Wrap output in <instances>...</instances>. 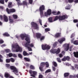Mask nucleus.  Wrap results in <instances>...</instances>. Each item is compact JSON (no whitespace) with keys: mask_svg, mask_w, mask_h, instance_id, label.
<instances>
[{"mask_svg":"<svg viewBox=\"0 0 78 78\" xmlns=\"http://www.w3.org/2000/svg\"><path fill=\"white\" fill-rule=\"evenodd\" d=\"M9 57H12V53H9L8 54Z\"/></svg>","mask_w":78,"mask_h":78,"instance_id":"nucleus-49","label":"nucleus"},{"mask_svg":"<svg viewBox=\"0 0 78 78\" xmlns=\"http://www.w3.org/2000/svg\"><path fill=\"white\" fill-rule=\"evenodd\" d=\"M5 51H6V53H9V52H10V50L9 49H5Z\"/></svg>","mask_w":78,"mask_h":78,"instance_id":"nucleus-50","label":"nucleus"},{"mask_svg":"<svg viewBox=\"0 0 78 78\" xmlns=\"http://www.w3.org/2000/svg\"><path fill=\"white\" fill-rule=\"evenodd\" d=\"M5 66L6 67L8 68L9 67H10V64H5Z\"/></svg>","mask_w":78,"mask_h":78,"instance_id":"nucleus-52","label":"nucleus"},{"mask_svg":"<svg viewBox=\"0 0 78 78\" xmlns=\"http://www.w3.org/2000/svg\"><path fill=\"white\" fill-rule=\"evenodd\" d=\"M34 68H35L34 66L33 65H31L30 66V69H34Z\"/></svg>","mask_w":78,"mask_h":78,"instance_id":"nucleus-51","label":"nucleus"},{"mask_svg":"<svg viewBox=\"0 0 78 78\" xmlns=\"http://www.w3.org/2000/svg\"><path fill=\"white\" fill-rule=\"evenodd\" d=\"M10 75L8 73H5V78H9Z\"/></svg>","mask_w":78,"mask_h":78,"instance_id":"nucleus-30","label":"nucleus"},{"mask_svg":"<svg viewBox=\"0 0 78 78\" xmlns=\"http://www.w3.org/2000/svg\"><path fill=\"white\" fill-rule=\"evenodd\" d=\"M18 56L20 58H22V55L21 54H19L18 55Z\"/></svg>","mask_w":78,"mask_h":78,"instance_id":"nucleus-45","label":"nucleus"},{"mask_svg":"<svg viewBox=\"0 0 78 78\" xmlns=\"http://www.w3.org/2000/svg\"><path fill=\"white\" fill-rule=\"evenodd\" d=\"M51 72V69H49L48 70H47L45 72V73H48L49 72Z\"/></svg>","mask_w":78,"mask_h":78,"instance_id":"nucleus-46","label":"nucleus"},{"mask_svg":"<svg viewBox=\"0 0 78 78\" xmlns=\"http://www.w3.org/2000/svg\"><path fill=\"white\" fill-rule=\"evenodd\" d=\"M26 38L25 39V40L27 41V43H30L31 42L30 41V37L28 36V35H26V37H25Z\"/></svg>","mask_w":78,"mask_h":78,"instance_id":"nucleus-15","label":"nucleus"},{"mask_svg":"<svg viewBox=\"0 0 78 78\" xmlns=\"http://www.w3.org/2000/svg\"><path fill=\"white\" fill-rule=\"evenodd\" d=\"M8 6L9 8H12V2H9L8 5Z\"/></svg>","mask_w":78,"mask_h":78,"instance_id":"nucleus-24","label":"nucleus"},{"mask_svg":"<svg viewBox=\"0 0 78 78\" xmlns=\"http://www.w3.org/2000/svg\"><path fill=\"white\" fill-rule=\"evenodd\" d=\"M66 59L67 61H69L70 60V57L69 56H66Z\"/></svg>","mask_w":78,"mask_h":78,"instance_id":"nucleus-38","label":"nucleus"},{"mask_svg":"<svg viewBox=\"0 0 78 78\" xmlns=\"http://www.w3.org/2000/svg\"><path fill=\"white\" fill-rule=\"evenodd\" d=\"M66 56H64V57L62 59V61H66Z\"/></svg>","mask_w":78,"mask_h":78,"instance_id":"nucleus-39","label":"nucleus"},{"mask_svg":"<svg viewBox=\"0 0 78 78\" xmlns=\"http://www.w3.org/2000/svg\"><path fill=\"white\" fill-rule=\"evenodd\" d=\"M68 2L69 3H72L73 2V0H68Z\"/></svg>","mask_w":78,"mask_h":78,"instance_id":"nucleus-64","label":"nucleus"},{"mask_svg":"<svg viewBox=\"0 0 78 78\" xmlns=\"http://www.w3.org/2000/svg\"><path fill=\"white\" fill-rule=\"evenodd\" d=\"M73 48V46H71L69 47V51H72V49Z\"/></svg>","mask_w":78,"mask_h":78,"instance_id":"nucleus-58","label":"nucleus"},{"mask_svg":"<svg viewBox=\"0 0 78 78\" xmlns=\"http://www.w3.org/2000/svg\"><path fill=\"white\" fill-rule=\"evenodd\" d=\"M74 56L76 58H78V52H74Z\"/></svg>","mask_w":78,"mask_h":78,"instance_id":"nucleus-22","label":"nucleus"},{"mask_svg":"<svg viewBox=\"0 0 78 78\" xmlns=\"http://www.w3.org/2000/svg\"><path fill=\"white\" fill-rule=\"evenodd\" d=\"M9 20L10 23H13L14 22V20H13V19L11 16H9Z\"/></svg>","mask_w":78,"mask_h":78,"instance_id":"nucleus-9","label":"nucleus"},{"mask_svg":"<svg viewBox=\"0 0 78 78\" xmlns=\"http://www.w3.org/2000/svg\"><path fill=\"white\" fill-rule=\"evenodd\" d=\"M45 5H41L39 7V10L40 12V16L41 17H44V16L43 11H44V10H45Z\"/></svg>","mask_w":78,"mask_h":78,"instance_id":"nucleus-3","label":"nucleus"},{"mask_svg":"<svg viewBox=\"0 0 78 78\" xmlns=\"http://www.w3.org/2000/svg\"><path fill=\"white\" fill-rule=\"evenodd\" d=\"M10 69H16V68L14 66H10Z\"/></svg>","mask_w":78,"mask_h":78,"instance_id":"nucleus-57","label":"nucleus"},{"mask_svg":"<svg viewBox=\"0 0 78 78\" xmlns=\"http://www.w3.org/2000/svg\"><path fill=\"white\" fill-rule=\"evenodd\" d=\"M53 18L52 17H51L49 18L48 20L50 22H53V20L52 19Z\"/></svg>","mask_w":78,"mask_h":78,"instance_id":"nucleus-35","label":"nucleus"},{"mask_svg":"<svg viewBox=\"0 0 78 78\" xmlns=\"http://www.w3.org/2000/svg\"><path fill=\"white\" fill-rule=\"evenodd\" d=\"M61 12H60L59 11H58L57 13L55 14V15H59V14H60Z\"/></svg>","mask_w":78,"mask_h":78,"instance_id":"nucleus-60","label":"nucleus"},{"mask_svg":"<svg viewBox=\"0 0 78 78\" xmlns=\"http://www.w3.org/2000/svg\"><path fill=\"white\" fill-rule=\"evenodd\" d=\"M25 45H27V46H29L30 47H34V44L33 43H31V44H29V43H27L25 44Z\"/></svg>","mask_w":78,"mask_h":78,"instance_id":"nucleus-17","label":"nucleus"},{"mask_svg":"<svg viewBox=\"0 0 78 78\" xmlns=\"http://www.w3.org/2000/svg\"><path fill=\"white\" fill-rule=\"evenodd\" d=\"M57 60L58 62H61V59L59 58H57Z\"/></svg>","mask_w":78,"mask_h":78,"instance_id":"nucleus-43","label":"nucleus"},{"mask_svg":"<svg viewBox=\"0 0 78 78\" xmlns=\"http://www.w3.org/2000/svg\"><path fill=\"white\" fill-rule=\"evenodd\" d=\"M40 38V39L41 41H42V40H44L45 39V37L44 36H42Z\"/></svg>","mask_w":78,"mask_h":78,"instance_id":"nucleus-41","label":"nucleus"},{"mask_svg":"<svg viewBox=\"0 0 78 78\" xmlns=\"http://www.w3.org/2000/svg\"><path fill=\"white\" fill-rule=\"evenodd\" d=\"M50 52L54 54H55V53L58 54L60 52V49L59 48H58L57 50L56 49H52L50 50Z\"/></svg>","mask_w":78,"mask_h":78,"instance_id":"nucleus-4","label":"nucleus"},{"mask_svg":"<svg viewBox=\"0 0 78 78\" xmlns=\"http://www.w3.org/2000/svg\"><path fill=\"white\" fill-rule=\"evenodd\" d=\"M51 14V10L50 9H48L46 12H44V15L45 16H50Z\"/></svg>","mask_w":78,"mask_h":78,"instance_id":"nucleus-7","label":"nucleus"},{"mask_svg":"<svg viewBox=\"0 0 78 78\" xmlns=\"http://www.w3.org/2000/svg\"><path fill=\"white\" fill-rule=\"evenodd\" d=\"M61 36V32L57 33L54 36V37L56 38H58V37H59Z\"/></svg>","mask_w":78,"mask_h":78,"instance_id":"nucleus-11","label":"nucleus"},{"mask_svg":"<svg viewBox=\"0 0 78 78\" xmlns=\"http://www.w3.org/2000/svg\"><path fill=\"white\" fill-rule=\"evenodd\" d=\"M70 78H76V75H74V76L70 75L69 76Z\"/></svg>","mask_w":78,"mask_h":78,"instance_id":"nucleus-37","label":"nucleus"},{"mask_svg":"<svg viewBox=\"0 0 78 78\" xmlns=\"http://www.w3.org/2000/svg\"><path fill=\"white\" fill-rule=\"evenodd\" d=\"M53 47H56L57 46V44L56 43H55L53 44Z\"/></svg>","mask_w":78,"mask_h":78,"instance_id":"nucleus-63","label":"nucleus"},{"mask_svg":"<svg viewBox=\"0 0 78 78\" xmlns=\"http://www.w3.org/2000/svg\"><path fill=\"white\" fill-rule=\"evenodd\" d=\"M39 22L40 24L41 25H42V20L41 19L39 20Z\"/></svg>","mask_w":78,"mask_h":78,"instance_id":"nucleus-56","label":"nucleus"},{"mask_svg":"<svg viewBox=\"0 0 78 78\" xmlns=\"http://www.w3.org/2000/svg\"><path fill=\"white\" fill-rule=\"evenodd\" d=\"M73 44L74 45H78V41H74L73 42Z\"/></svg>","mask_w":78,"mask_h":78,"instance_id":"nucleus-42","label":"nucleus"},{"mask_svg":"<svg viewBox=\"0 0 78 78\" xmlns=\"http://www.w3.org/2000/svg\"><path fill=\"white\" fill-rule=\"evenodd\" d=\"M10 61L12 62H14V61H15V60L13 58H10Z\"/></svg>","mask_w":78,"mask_h":78,"instance_id":"nucleus-40","label":"nucleus"},{"mask_svg":"<svg viewBox=\"0 0 78 78\" xmlns=\"http://www.w3.org/2000/svg\"><path fill=\"white\" fill-rule=\"evenodd\" d=\"M3 35L4 36H6V37H8L9 36V34L7 33H5L4 34H3Z\"/></svg>","mask_w":78,"mask_h":78,"instance_id":"nucleus-29","label":"nucleus"},{"mask_svg":"<svg viewBox=\"0 0 78 78\" xmlns=\"http://www.w3.org/2000/svg\"><path fill=\"white\" fill-rule=\"evenodd\" d=\"M12 16L14 20H16V19L18 18V16L17 15L14 14L12 15Z\"/></svg>","mask_w":78,"mask_h":78,"instance_id":"nucleus-21","label":"nucleus"},{"mask_svg":"<svg viewBox=\"0 0 78 78\" xmlns=\"http://www.w3.org/2000/svg\"><path fill=\"white\" fill-rule=\"evenodd\" d=\"M17 3L18 6H21L22 5H23V4L22 3H20V1L18 2Z\"/></svg>","mask_w":78,"mask_h":78,"instance_id":"nucleus-36","label":"nucleus"},{"mask_svg":"<svg viewBox=\"0 0 78 78\" xmlns=\"http://www.w3.org/2000/svg\"><path fill=\"white\" fill-rule=\"evenodd\" d=\"M33 2V0H29V3H30V4L32 5Z\"/></svg>","mask_w":78,"mask_h":78,"instance_id":"nucleus-44","label":"nucleus"},{"mask_svg":"<svg viewBox=\"0 0 78 78\" xmlns=\"http://www.w3.org/2000/svg\"><path fill=\"white\" fill-rule=\"evenodd\" d=\"M6 11L7 12L8 14H9L10 13L15 12H16V10L14 9H9L8 8H7L6 9Z\"/></svg>","mask_w":78,"mask_h":78,"instance_id":"nucleus-6","label":"nucleus"},{"mask_svg":"<svg viewBox=\"0 0 78 78\" xmlns=\"http://www.w3.org/2000/svg\"><path fill=\"white\" fill-rule=\"evenodd\" d=\"M43 76L42 74H40L39 75L38 78H43Z\"/></svg>","mask_w":78,"mask_h":78,"instance_id":"nucleus-54","label":"nucleus"},{"mask_svg":"<svg viewBox=\"0 0 78 78\" xmlns=\"http://www.w3.org/2000/svg\"><path fill=\"white\" fill-rule=\"evenodd\" d=\"M52 64L54 67H57V66H58V64L56 63V62H52Z\"/></svg>","mask_w":78,"mask_h":78,"instance_id":"nucleus-28","label":"nucleus"},{"mask_svg":"<svg viewBox=\"0 0 78 78\" xmlns=\"http://www.w3.org/2000/svg\"><path fill=\"white\" fill-rule=\"evenodd\" d=\"M4 20L5 22H7L8 21V17L4 15Z\"/></svg>","mask_w":78,"mask_h":78,"instance_id":"nucleus-20","label":"nucleus"},{"mask_svg":"<svg viewBox=\"0 0 78 78\" xmlns=\"http://www.w3.org/2000/svg\"><path fill=\"white\" fill-rule=\"evenodd\" d=\"M50 46L48 45H47V44H46V50H50Z\"/></svg>","mask_w":78,"mask_h":78,"instance_id":"nucleus-34","label":"nucleus"},{"mask_svg":"<svg viewBox=\"0 0 78 78\" xmlns=\"http://www.w3.org/2000/svg\"><path fill=\"white\" fill-rule=\"evenodd\" d=\"M66 41V38H65L64 37H62L61 38V40H58V41L59 42V43L61 44L64 41Z\"/></svg>","mask_w":78,"mask_h":78,"instance_id":"nucleus-14","label":"nucleus"},{"mask_svg":"<svg viewBox=\"0 0 78 78\" xmlns=\"http://www.w3.org/2000/svg\"><path fill=\"white\" fill-rule=\"evenodd\" d=\"M25 47H26L28 49V51H32V49L31 48H30L29 46H28L25 45Z\"/></svg>","mask_w":78,"mask_h":78,"instance_id":"nucleus-23","label":"nucleus"},{"mask_svg":"<svg viewBox=\"0 0 78 78\" xmlns=\"http://www.w3.org/2000/svg\"><path fill=\"white\" fill-rule=\"evenodd\" d=\"M4 42V41L2 40H0V44H3Z\"/></svg>","mask_w":78,"mask_h":78,"instance_id":"nucleus-62","label":"nucleus"},{"mask_svg":"<svg viewBox=\"0 0 78 78\" xmlns=\"http://www.w3.org/2000/svg\"><path fill=\"white\" fill-rule=\"evenodd\" d=\"M70 9V5L69 4L68 5V6H66V7L65 8L66 9Z\"/></svg>","mask_w":78,"mask_h":78,"instance_id":"nucleus-27","label":"nucleus"},{"mask_svg":"<svg viewBox=\"0 0 78 78\" xmlns=\"http://www.w3.org/2000/svg\"><path fill=\"white\" fill-rule=\"evenodd\" d=\"M67 18H68V16L66 15L62 16H55L54 21H56V20H58V19L59 20V21H60V20H65V19H67Z\"/></svg>","mask_w":78,"mask_h":78,"instance_id":"nucleus-1","label":"nucleus"},{"mask_svg":"<svg viewBox=\"0 0 78 78\" xmlns=\"http://www.w3.org/2000/svg\"><path fill=\"white\" fill-rule=\"evenodd\" d=\"M75 36V34L74 33L72 34L71 36V37H70L71 38H72V37H74Z\"/></svg>","mask_w":78,"mask_h":78,"instance_id":"nucleus-55","label":"nucleus"},{"mask_svg":"<svg viewBox=\"0 0 78 78\" xmlns=\"http://www.w3.org/2000/svg\"><path fill=\"white\" fill-rule=\"evenodd\" d=\"M47 44H42L41 45V48L43 50H46V47Z\"/></svg>","mask_w":78,"mask_h":78,"instance_id":"nucleus-18","label":"nucleus"},{"mask_svg":"<svg viewBox=\"0 0 78 78\" xmlns=\"http://www.w3.org/2000/svg\"><path fill=\"white\" fill-rule=\"evenodd\" d=\"M12 48H13L16 49V52H20V53L22 52V48L20 47L18 44L13 45L12 46Z\"/></svg>","mask_w":78,"mask_h":78,"instance_id":"nucleus-2","label":"nucleus"},{"mask_svg":"<svg viewBox=\"0 0 78 78\" xmlns=\"http://www.w3.org/2000/svg\"><path fill=\"white\" fill-rule=\"evenodd\" d=\"M45 31H46L47 32L48 31H50V29L49 28H47L45 29Z\"/></svg>","mask_w":78,"mask_h":78,"instance_id":"nucleus-48","label":"nucleus"},{"mask_svg":"<svg viewBox=\"0 0 78 78\" xmlns=\"http://www.w3.org/2000/svg\"><path fill=\"white\" fill-rule=\"evenodd\" d=\"M11 61V59L9 58H7L6 59V63H9Z\"/></svg>","mask_w":78,"mask_h":78,"instance_id":"nucleus-33","label":"nucleus"},{"mask_svg":"<svg viewBox=\"0 0 78 78\" xmlns=\"http://www.w3.org/2000/svg\"><path fill=\"white\" fill-rule=\"evenodd\" d=\"M11 70H12V71L16 75H19V74L17 73L19 72L18 69H11Z\"/></svg>","mask_w":78,"mask_h":78,"instance_id":"nucleus-8","label":"nucleus"},{"mask_svg":"<svg viewBox=\"0 0 78 78\" xmlns=\"http://www.w3.org/2000/svg\"><path fill=\"white\" fill-rule=\"evenodd\" d=\"M64 47H65V49L66 51H67L69 49V44H64Z\"/></svg>","mask_w":78,"mask_h":78,"instance_id":"nucleus-10","label":"nucleus"},{"mask_svg":"<svg viewBox=\"0 0 78 78\" xmlns=\"http://www.w3.org/2000/svg\"><path fill=\"white\" fill-rule=\"evenodd\" d=\"M45 65L46 66V68H48V67H49V63H48V62H46L45 63Z\"/></svg>","mask_w":78,"mask_h":78,"instance_id":"nucleus-31","label":"nucleus"},{"mask_svg":"<svg viewBox=\"0 0 78 78\" xmlns=\"http://www.w3.org/2000/svg\"><path fill=\"white\" fill-rule=\"evenodd\" d=\"M33 75H36V74H37V72H36V71H33Z\"/></svg>","mask_w":78,"mask_h":78,"instance_id":"nucleus-61","label":"nucleus"},{"mask_svg":"<svg viewBox=\"0 0 78 78\" xmlns=\"http://www.w3.org/2000/svg\"><path fill=\"white\" fill-rule=\"evenodd\" d=\"M20 37L21 38V39H22V40H24L25 37H27V34H21L20 35Z\"/></svg>","mask_w":78,"mask_h":78,"instance_id":"nucleus-13","label":"nucleus"},{"mask_svg":"<svg viewBox=\"0 0 78 78\" xmlns=\"http://www.w3.org/2000/svg\"><path fill=\"white\" fill-rule=\"evenodd\" d=\"M78 22V20H77V19H75L73 20V22H74V23H76Z\"/></svg>","mask_w":78,"mask_h":78,"instance_id":"nucleus-53","label":"nucleus"},{"mask_svg":"<svg viewBox=\"0 0 78 78\" xmlns=\"http://www.w3.org/2000/svg\"><path fill=\"white\" fill-rule=\"evenodd\" d=\"M36 36L37 39H40L42 36V34L40 33H36Z\"/></svg>","mask_w":78,"mask_h":78,"instance_id":"nucleus-12","label":"nucleus"},{"mask_svg":"<svg viewBox=\"0 0 78 78\" xmlns=\"http://www.w3.org/2000/svg\"><path fill=\"white\" fill-rule=\"evenodd\" d=\"M64 77L65 78H66V77H67V76H69V74L68 73H66L64 74Z\"/></svg>","mask_w":78,"mask_h":78,"instance_id":"nucleus-26","label":"nucleus"},{"mask_svg":"<svg viewBox=\"0 0 78 78\" xmlns=\"http://www.w3.org/2000/svg\"><path fill=\"white\" fill-rule=\"evenodd\" d=\"M4 0H0V3H1V4H3L4 3H5V2H4Z\"/></svg>","mask_w":78,"mask_h":78,"instance_id":"nucleus-47","label":"nucleus"},{"mask_svg":"<svg viewBox=\"0 0 78 78\" xmlns=\"http://www.w3.org/2000/svg\"><path fill=\"white\" fill-rule=\"evenodd\" d=\"M45 63L44 62H42L41 63V65L39 67V69H42L44 66H45Z\"/></svg>","mask_w":78,"mask_h":78,"instance_id":"nucleus-16","label":"nucleus"},{"mask_svg":"<svg viewBox=\"0 0 78 78\" xmlns=\"http://www.w3.org/2000/svg\"><path fill=\"white\" fill-rule=\"evenodd\" d=\"M23 56H29V55H30V54H28V53H27V52L25 51H23Z\"/></svg>","mask_w":78,"mask_h":78,"instance_id":"nucleus-19","label":"nucleus"},{"mask_svg":"<svg viewBox=\"0 0 78 78\" xmlns=\"http://www.w3.org/2000/svg\"><path fill=\"white\" fill-rule=\"evenodd\" d=\"M31 24L32 27L34 28L35 30H38L39 29V27L37 26V24L36 23L32 22L31 23Z\"/></svg>","mask_w":78,"mask_h":78,"instance_id":"nucleus-5","label":"nucleus"},{"mask_svg":"<svg viewBox=\"0 0 78 78\" xmlns=\"http://www.w3.org/2000/svg\"><path fill=\"white\" fill-rule=\"evenodd\" d=\"M23 5H25V6H28V3L27 1H23Z\"/></svg>","mask_w":78,"mask_h":78,"instance_id":"nucleus-25","label":"nucleus"},{"mask_svg":"<svg viewBox=\"0 0 78 78\" xmlns=\"http://www.w3.org/2000/svg\"><path fill=\"white\" fill-rule=\"evenodd\" d=\"M24 59H25V61H26L27 62H29V61H30V59L28 58L25 57L24 58Z\"/></svg>","mask_w":78,"mask_h":78,"instance_id":"nucleus-32","label":"nucleus"},{"mask_svg":"<svg viewBox=\"0 0 78 78\" xmlns=\"http://www.w3.org/2000/svg\"><path fill=\"white\" fill-rule=\"evenodd\" d=\"M59 57L60 58H62V57H63V55L62 53L60 54H59Z\"/></svg>","mask_w":78,"mask_h":78,"instance_id":"nucleus-59","label":"nucleus"}]
</instances>
